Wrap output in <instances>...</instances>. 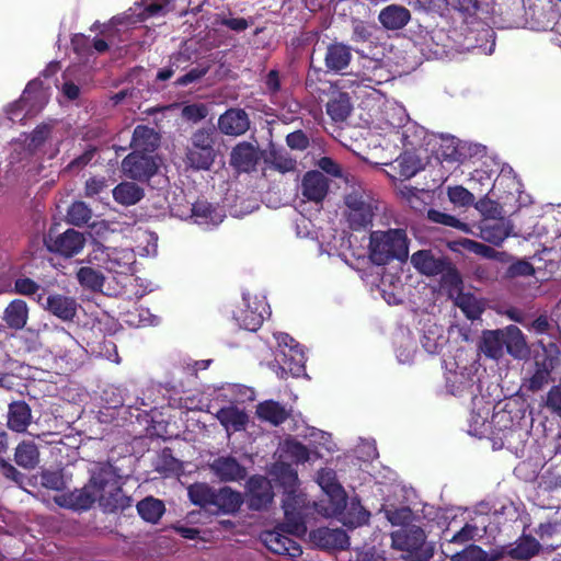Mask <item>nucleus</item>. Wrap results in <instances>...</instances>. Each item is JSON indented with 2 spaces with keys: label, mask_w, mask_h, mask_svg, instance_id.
I'll use <instances>...</instances> for the list:
<instances>
[{
  "label": "nucleus",
  "mask_w": 561,
  "mask_h": 561,
  "mask_svg": "<svg viewBox=\"0 0 561 561\" xmlns=\"http://www.w3.org/2000/svg\"><path fill=\"white\" fill-rule=\"evenodd\" d=\"M113 481V466L108 462L99 463L91 471L89 481L81 489L64 493L56 499V503L72 511H88L96 500L99 501L100 492H105V485Z\"/></svg>",
  "instance_id": "obj_1"
},
{
  "label": "nucleus",
  "mask_w": 561,
  "mask_h": 561,
  "mask_svg": "<svg viewBox=\"0 0 561 561\" xmlns=\"http://www.w3.org/2000/svg\"><path fill=\"white\" fill-rule=\"evenodd\" d=\"M369 259L375 265H386L393 260L403 262L409 256V241L403 229L371 231L369 236Z\"/></svg>",
  "instance_id": "obj_2"
},
{
  "label": "nucleus",
  "mask_w": 561,
  "mask_h": 561,
  "mask_svg": "<svg viewBox=\"0 0 561 561\" xmlns=\"http://www.w3.org/2000/svg\"><path fill=\"white\" fill-rule=\"evenodd\" d=\"M346 222L353 231H362L373 226L378 210V201L373 192L362 184L352 185L344 196Z\"/></svg>",
  "instance_id": "obj_3"
},
{
  "label": "nucleus",
  "mask_w": 561,
  "mask_h": 561,
  "mask_svg": "<svg viewBox=\"0 0 561 561\" xmlns=\"http://www.w3.org/2000/svg\"><path fill=\"white\" fill-rule=\"evenodd\" d=\"M215 129L198 128L190 139L185 151V163L193 170H209L216 158L215 150Z\"/></svg>",
  "instance_id": "obj_4"
},
{
  "label": "nucleus",
  "mask_w": 561,
  "mask_h": 561,
  "mask_svg": "<svg viewBox=\"0 0 561 561\" xmlns=\"http://www.w3.org/2000/svg\"><path fill=\"white\" fill-rule=\"evenodd\" d=\"M392 547L405 552L409 561H427L433 557V548L426 543V535L420 526L410 525L392 533Z\"/></svg>",
  "instance_id": "obj_5"
},
{
  "label": "nucleus",
  "mask_w": 561,
  "mask_h": 561,
  "mask_svg": "<svg viewBox=\"0 0 561 561\" xmlns=\"http://www.w3.org/2000/svg\"><path fill=\"white\" fill-rule=\"evenodd\" d=\"M304 533H291L289 527L278 524L272 530H265L261 534V540L264 546L273 553L295 559L301 556L300 545L290 537V535H302Z\"/></svg>",
  "instance_id": "obj_6"
},
{
  "label": "nucleus",
  "mask_w": 561,
  "mask_h": 561,
  "mask_svg": "<svg viewBox=\"0 0 561 561\" xmlns=\"http://www.w3.org/2000/svg\"><path fill=\"white\" fill-rule=\"evenodd\" d=\"M274 491L271 481L261 474L251 476L244 486L243 503L250 511L262 512L268 510L273 500Z\"/></svg>",
  "instance_id": "obj_7"
},
{
  "label": "nucleus",
  "mask_w": 561,
  "mask_h": 561,
  "mask_svg": "<svg viewBox=\"0 0 561 561\" xmlns=\"http://www.w3.org/2000/svg\"><path fill=\"white\" fill-rule=\"evenodd\" d=\"M122 170L128 179L146 183L158 173L159 162L154 156L133 151L123 159Z\"/></svg>",
  "instance_id": "obj_8"
},
{
  "label": "nucleus",
  "mask_w": 561,
  "mask_h": 561,
  "mask_svg": "<svg viewBox=\"0 0 561 561\" xmlns=\"http://www.w3.org/2000/svg\"><path fill=\"white\" fill-rule=\"evenodd\" d=\"M44 243L49 252L58 253L65 257H72L83 249L85 237L72 228L58 234L50 228L44 238Z\"/></svg>",
  "instance_id": "obj_9"
},
{
  "label": "nucleus",
  "mask_w": 561,
  "mask_h": 561,
  "mask_svg": "<svg viewBox=\"0 0 561 561\" xmlns=\"http://www.w3.org/2000/svg\"><path fill=\"white\" fill-rule=\"evenodd\" d=\"M327 96L325 112L335 123H342L347 119L353 111L351 96L347 92L342 91L336 84L324 83Z\"/></svg>",
  "instance_id": "obj_10"
},
{
  "label": "nucleus",
  "mask_w": 561,
  "mask_h": 561,
  "mask_svg": "<svg viewBox=\"0 0 561 561\" xmlns=\"http://www.w3.org/2000/svg\"><path fill=\"white\" fill-rule=\"evenodd\" d=\"M217 124L221 134L238 137L249 130L251 122L243 108L230 107L218 117Z\"/></svg>",
  "instance_id": "obj_11"
},
{
  "label": "nucleus",
  "mask_w": 561,
  "mask_h": 561,
  "mask_svg": "<svg viewBox=\"0 0 561 561\" xmlns=\"http://www.w3.org/2000/svg\"><path fill=\"white\" fill-rule=\"evenodd\" d=\"M318 483L330 497L332 513L339 515L346 508V493L343 486L336 481L333 470L322 469L318 476Z\"/></svg>",
  "instance_id": "obj_12"
},
{
  "label": "nucleus",
  "mask_w": 561,
  "mask_h": 561,
  "mask_svg": "<svg viewBox=\"0 0 561 561\" xmlns=\"http://www.w3.org/2000/svg\"><path fill=\"white\" fill-rule=\"evenodd\" d=\"M285 515L284 525L289 527L291 533H306L307 527L304 519V500L296 492H287L283 499Z\"/></svg>",
  "instance_id": "obj_13"
},
{
  "label": "nucleus",
  "mask_w": 561,
  "mask_h": 561,
  "mask_svg": "<svg viewBox=\"0 0 561 561\" xmlns=\"http://www.w3.org/2000/svg\"><path fill=\"white\" fill-rule=\"evenodd\" d=\"M114 481L105 485V492H100L99 503L105 512L124 511L131 506V499L124 494L122 486L118 482V474L113 467Z\"/></svg>",
  "instance_id": "obj_14"
},
{
  "label": "nucleus",
  "mask_w": 561,
  "mask_h": 561,
  "mask_svg": "<svg viewBox=\"0 0 561 561\" xmlns=\"http://www.w3.org/2000/svg\"><path fill=\"white\" fill-rule=\"evenodd\" d=\"M310 541L324 550H344L350 546L347 534L340 528L320 527L309 535Z\"/></svg>",
  "instance_id": "obj_15"
},
{
  "label": "nucleus",
  "mask_w": 561,
  "mask_h": 561,
  "mask_svg": "<svg viewBox=\"0 0 561 561\" xmlns=\"http://www.w3.org/2000/svg\"><path fill=\"white\" fill-rule=\"evenodd\" d=\"M352 48L341 42H333L327 45L324 53V66L327 72L343 75L352 60Z\"/></svg>",
  "instance_id": "obj_16"
},
{
  "label": "nucleus",
  "mask_w": 561,
  "mask_h": 561,
  "mask_svg": "<svg viewBox=\"0 0 561 561\" xmlns=\"http://www.w3.org/2000/svg\"><path fill=\"white\" fill-rule=\"evenodd\" d=\"M78 307L76 298L62 294L48 295L44 305L45 310L64 322L75 320Z\"/></svg>",
  "instance_id": "obj_17"
},
{
  "label": "nucleus",
  "mask_w": 561,
  "mask_h": 561,
  "mask_svg": "<svg viewBox=\"0 0 561 561\" xmlns=\"http://www.w3.org/2000/svg\"><path fill=\"white\" fill-rule=\"evenodd\" d=\"M214 474L222 482H237L247 477V468L232 456H220L210 463Z\"/></svg>",
  "instance_id": "obj_18"
},
{
  "label": "nucleus",
  "mask_w": 561,
  "mask_h": 561,
  "mask_svg": "<svg viewBox=\"0 0 561 561\" xmlns=\"http://www.w3.org/2000/svg\"><path fill=\"white\" fill-rule=\"evenodd\" d=\"M329 191L327 176L320 171L307 172L301 182V194L310 202L321 203Z\"/></svg>",
  "instance_id": "obj_19"
},
{
  "label": "nucleus",
  "mask_w": 561,
  "mask_h": 561,
  "mask_svg": "<svg viewBox=\"0 0 561 561\" xmlns=\"http://www.w3.org/2000/svg\"><path fill=\"white\" fill-rule=\"evenodd\" d=\"M259 159L257 148L248 141L236 145L230 153V164L240 172L254 171Z\"/></svg>",
  "instance_id": "obj_20"
},
{
  "label": "nucleus",
  "mask_w": 561,
  "mask_h": 561,
  "mask_svg": "<svg viewBox=\"0 0 561 561\" xmlns=\"http://www.w3.org/2000/svg\"><path fill=\"white\" fill-rule=\"evenodd\" d=\"M449 259L446 256H435L431 250H420L412 254L411 263L422 274L426 276H436L444 271Z\"/></svg>",
  "instance_id": "obj_21"
},
{
  "label": "nucleus",
  "mask_w": 561,
  "mask_h": 561,
  "mask_svg": "<svg viewBox=\"0 0 561 561\" xmlns=\"http://www.w3.org/2000/svg\"><path fill=\"white\" fill-rule=\"evenodd\" d=\"M32 422L31 407L24 400H16L9 404L7 426L15 433H24Z\"/></svg>",
  "instance_id": "obj_22"
},
{
  "label": "nucleus",
  "mask_w": 561,
  "mask_h": 561,
  "mask_svg": "<svg viewBox=\"0 0 561 561\" xmlns=\"http://www.w3.org/2000/svg\"><path fill=\"white\" fill-rule=\"evenodd\" d=\"M256 416L262 422L279 426L291 416V409H287L275 400H265L256 405Z\"/></svg>",
  "instance_id": "obj_23"
},
{
  "label": "nucleus",
  "mask_w": 561,
  "mask_h": 561,
  "mask_svg": "<svg viewBox=\"0 0 561 561\" xmlns=\"http://www.w3.org/2000/svg\"><path fill=\"white\" fill-rule=\"evenodd\" d=\"M160 144L159 134L147 125H137L133 131L130 147L139 153H152Z\"/></svg>",
  "instance_id": "obj_24"
},
{
  "label": "nucleus",
  "mask_w": 561,
  "mask_h": 561,
  "mask_svg": "<svg viewBox=\"0 0 561 561\" xmlns=\"http://www.w3.org/2000/svg\"><path fill=\"white\" fill-rule=\"evenodd\" d=\"M215 416L227 432L243 431L249 423V415L247 412L234 404L220 408L216 412Z\"/></svg>",
  "instance_id": "obj_25"
},
{
  "label": "nucleus",
  "mask_w": 561,
  "mask_h": 561,
  "mask_svg": "<svg viewBox=\"0 0 561 561\" xmlns=\"http://www.w3.org/2000/svg\"><path fill=\"white\" fill-rule=\"evenodd\" d=\"M378 20L386 30L397 31L410 22L411 13L403 5L389 4L380 11Z\"/></svg>",
  "instance_id": "obj_26"
},
{
  "label": "nucleus",
  "mask_w": 561,
  "mask_h": 561,
  "mask_svg": "<svg viewBox=\"0 0 561 561\" xmlns=\"http://www.w3.org/2000/svg\"><path fill=\"white\" fill-rule=\"evenodd\" d=\"M504 347L506 352L517 359H524L529 355V348L522 330L511 324L503 330Z\"/></svg>",
  "instance_id": "obj_27"
},
{
  "label": "nucleus",
  "mask_w": 561,
  "mask_h": 561,
  "mask_svg": "<svg viewBox=\"0 0 561 561\" xmlns=\"http://www.w3.org/2000/svg\"><path fill=\"white\" fill-rule=\"evenodd\" d=\"M135 261L133 251L125 249H108L106 252V260L104 261L105 268L111 273L127 274L130 266Z\"/></svg>",
  "instance_id": "obj_28"
},
{
  "label": "nucleus",
  "mask_w": 561,
  "mask_h": 561,
  "mask_svg": "<svg viewBox=\"0 0 561 561\" xmlns=\"http://www.w3.org/2000/svg\"><path fill=\"white\" fill-rule=\"evenodd\" d=\"M481 237L490 243L500 245L511 233L508 225L504 218L492 220L483 218L480 225Z\"/></svg>",
  "instance_id": "obj_29"
},
{
  "label": "nucleus",
  "mask_w": 561,
  "mask_h": 561,
  "mask_svg": "<svg viewBox=\"0 0 561 561\" xmlns=\"http://www.w3.org/2000/svg\"><path fill=\"white\" fill-rule=\"evenodd\" d=\"M243 504L242 493L232 490L230 486H224L216 491L214 507L217 512L225 514L237 513Z\"/></svg>",
  "instance_id": "obj_30"
},
{
  "label": "nucleus",
  "mask_w": 561,
  "mask_h": 561,
  "mask_svg": "<svg viewBox=\"0 0 561 561\" xmlns=\"http://www.w3.org/2000/svg\"><path fill=\"white\" fill-rule=\"evenodd\" d=\"M2 319L9 329L22 330L28 319L27 304L22 299L12 300L4 309Z\"/></svg>",
  "instance_id": "obj_31"
},
{
  "label": "nucleus",
  "mask_w": 561,
  "mask_h": 561,
  "mask_svg": "<svg viewBox=\"0 0 561 561\" xmlns=\"http://www.w3.org/2000/svg\"><path fill=\"white\" fill-rule=\"evenodd\" d=\"M113 198L123 206H133L145 197V191L135 182L124 181L117 184L113 191Z\"/></svg>",
  "instance_id": "obj_32"
},
{
  "label": "nucleus",
  "mask_w": 561,
  "mask_h": 561,
  "mask_svg": "<svg viewBox=\"0 0 561 561\" xmlns=\"http://www.w3.org/2000/svg\"><path fill=\"white\" fill-rule=\"evenodd\" d=\"M504 343L503 330H486L482 334L480 350L486 357L499 359L504 354Z\"/></svg>",
  "instance_id": "obj_33"
},
{
  "label": "nucleus",
  "mask_w": 561,
  "mask_h": 561,
  "mask_svg": "<svg viewBox=\"0 0 561 561\" xmlns=\"http://www.w3.org/2000/svg\"><path fill=\"white\" fill-rule=\"evenodd\" d=\"M474 376L466 371H453L446 377V389L457 397L473 394Z\"/></svg>",
  "instance_id": "obj_34"
},
{
  "label": "nucleus",
  "mask_w": 561,
  "mask_h": 561,
  "mask_svg": "<svg viewBox=\"0 0 561 561\" xmlns=\"http://www.w3.org/2000/svg\"><path fill=\"white\" fill-rule=\"evenodd\" d=\"M540 548L539 541L534 536L523 535L507 551V554L516 560H528L538 554Z\"/></svg>",
  "instance_id": "obj_35"
},
{
  "label": "nucleus",
  "mask_w": 561,
  "mask_h": 561,
  "mask_svg": "<svg viewBox=\"0 0 561 561\" xmlns=\"http://www.w3.org/2000/svg\"><path fill=\"white\" fill-rule=\"evenodd\" d=\"M343 524L348 528H356L368 523L370 513L360 504L359 500L353 499L343 513Z\"/></svg>",
  "instance_id": "obj_36"
},
{
  "label": "nucleus",
  "mask_w": 561,
  "mask_h": 561,
  "mask_svg": "<svg viewBox=\"0 0 561 561\" xmlns=\"http://www.w3.org/2000/svg\"><path fill=\"white\" fill-rule=\"evenodd\" d=\"M14 460L24 469H34L39 461V451L34 442L23 440L15 448Z\"/></svg>",
  "instance_id": "obj_37"
},
{
  "label": "nucleus",
  "mask_w": 561,
  "mask_h": 561,
  "mask_svg": "<svg viewBox=\"0 0 561 561\" xmlns=\"http://www.w3.org/2000/svg\"><path fill=\"white\" fill-rule=\"evenodd\" d=\"M137 512L144 520L156 524L165 512V506L161 500L147 496L137 503Z\"/></svg>",
  "instance_id": "obj_38"
},
{
  "label": "nucleus",
  "mask_w": 561,
  "mask_h": 561,
  "mask_svg": "<svg viewBox=\"0 0 561 561\" xmlns=\"http://www.w3.org/2000/svg\"><path fill=\"white\" fill-rule=\"evenodd\" d=\"M192 214L199 224H211L214 226L219 225L225 217L218 208L205 201L193 204Z\"/></svg>",
  "instance_id": "obj_39"
},
{
  "label": "nucleus",
  "mask_w": 561,
  "mask_h": 561,
  "mask_svg": "<svg viewBox=\"0 0 561 561\" xmlns=\"http://www.w3.org/2000/svg\"><path fill=\"white\" fill-rule=\"evenodd\" d=\"M190 501L194 505L207 508L214 505L216 490L209 486L207 483L196 482L187 489Z\"/></svg>",
  "instance_id": "obj_40"
},
{
  "label": "nucleus",
  "mask_w": 561,
  "mask_h": 561,
  "mask_svg": "<svg viewBox=\"0 0 561 561\" xmlns=\"http://www.w3.org/2000/svg\"><path fill=\"white\" fill-rule=\"evenodd\" d=\"M234 318L240 328L251 332L257 331L264 321L263 312L257 308L253 309L249 304L239 310Z\"/></svg>",
  "instance_id": "obj_41"
},
{
  "label": "nucleus",
  "mask_w": 561,
  "mask_h": 561,
  "mask_svg": "<svg viewBox=\"0 0 561 561\" xmlns=\"http://www.w3.org/2000/svg\"><path fill=\"white\" fill-rule=\"evenodd\" d=\"M77 279L83 288L92 291L102 290L105 283V277L102 272L90 266L80 267L77 272Z\"/></svg>",
  "instance_id": "obj_42"
},
{
  "label": "nucleus",
  "mask_w": 561,
  "mask_h": 561,
  "mask_svg": "<svg viewBox=\"0 0 561 561\" xmlns=\"http://www.w3.org/2000/svg\"><path fill=\"white\" fill-rule=\"evenodd\" d=\"M321 76L322 69L313 65V57L311 56L310 67L305 80V87L310 94L323 102L324 100L322 99V94L325 92L324 83L330 82L323 81Z\"/></svg>",
  "instance_id": "obj_43"
},
{
  "label": "nucleus",
  "mask_w": 561,
  "mask_h": 561,
  "mask_svg": "<svg viewBox=\"0 0 561 561\" xmlns=\"http://www.w3.org/2000/svg\"><path fill=\"white\" fill-rule=\"evenodd\" d=\"M455 304L469 320L479 319L483 312V307L470 293H459Z\"/></svg>",
  "instance_id": "obj_44"
},
{
  "label": "nucleus",
  "mask_w": 561,
  "mask_h": 561,
  "mask_svg": "<svg viewBox=\"0 0 561 561\" xmlns=\"http://www.w3.org/2000/svg\"><path fill=\"white\" fill-rule=\"evenodd\" d=\"M265 161L272 165L273 169L286 173L296 169V160L284 149H272L268 152Z\"/></svg>",
  "instance_id": "obj_45"
},
{
  "label": "nucleus",
  "mask_w": 561,
  "mask_h": 561,
  "mask_svg": "<svg viewBox=\"0 0 561 561\" xmlns=\"http://www.w3.org/2000/svg\"><path fill=\"white\" fill-rule=\"evenodd\" d=\"M91 217V208L81 201L72 203L67 211V221L78 227L87 225Z\"/></svg>",
  "instance_id": "obj_46"
},
{
  "label": "nucleus",
  "mask_w": 561,
  "mask_h": 561,
  "mask_svg": "<svg viewBox=\"0 0 561 561\" xmlns=\"http://www.w3.org/2000/svg\"><path fill=\"white\" fill-rule=\"evenodd\" d=\"M275 474L276 480L284 488L285 494H287V492H296L298 474L290 465L280 463L276 467Z\"/></svg>",
  "instance_id": "obj_47"
},
{
  "label": "nucleus",
  "mask_w": 561,
  "mask_h": 561,
  "mask_svg": "<svg viewBox=\"0 0 561 561\" xmlns=\"http://www.w3.org/2000/svg\"><path fill=\"white\" fill-rule=\"evenodd\" d=\"M551 368L546 362H536V370L529 378L528 389L533 392L539 391L550 380Z\"/></svg>",
  "instance_id": "obj_48"
},
{
  "label": "nucleus",
  "mask_w": 561,
  "mask_h": 561,
  "mask_svg": "<svg viewBox=\"0 0 561 561\" xmlns=\"http://www.w3.org/2000/svg\"><path fill=\"white\" fill-rule=\"evenodd\" d=\"M283 356L284 368H287L291 375L299 376L305 370V354L299 347L291 353L283 352Z\"/></svg>",
  "instance_id": "obj_49"
},
{
  "label": "nucleus",
  "mask_w": 561,
  "mask_h": 561,
  "mask_svg": "<svg viewBox=\"0 0 561 561\" xmlns=\"http://www.w3.org/2000/svg\"><path fill=\"white\" fill-rule=\"evenodd\" d=\"M427 218H428V220H431L435 224L451 227V228L458 229L460 231L468 230L467 224L460 221L458 218H456L453 215H449L447 213H444V211H440L437 209H430L427 211Z\"/></svg>",
  "instance_id": "obj_50"
},
{
  "label": "nucleus",
  "mask_w": 561,
  "mask_h": 561,
  "mask_svg": "<svg viewBox=\"0 0 561 561\" xmlns=\"http://www.w3.org/2000/svg\"><path fill=\"white\" fill-rule=\"evenodd\" d=\"M439 275L442 276L440 283L446 288L459 289L462 285L460 273L450 260L447 261V265Z\"/></svg>",
  "instance_id": "obj_51"
},
{
  "label": "nucleus",
  "mask_w": 561,
  "mask_h": 561,
  "mask_svg": "<svg viewBox=\"0 0 561 561\" xmlns=\"http://www.w3.org/2000/svg\"><path fill=\"white\" fill-rule=\"evenodd\" d=\"M387 519L394 526H409L412 517V511L408 506L387 508L385 511Z\"/></svg>",
  "instance_id": "obj_52"
},
{
  "label": "nucleus",
  "mask_w": 561,
  "mask_h": 561,
  "mask_svg": "<svg viewBox=\"0 0 561 561\" xmlns=\"http://www.w3.org/2000/svg\"><path fill=\"white\" fill-rule=\"evenodd\" d=\"M42 485L54 491H61L66 483L61 471L45 470L41 474Z\"/></svg>",
  "instance_id": "obj_53"
},
{
  "label": "nucleus",
  "mask_w": 561,
  "mask_h": 561,
  "mask_svg": "<svg viewBox=\"0 0 561 561\" xmlns=\"http://www.w3.org/2000/svg\"><path fill=\"white\" fill-rule=\"evenodd\" d=\"M440 146V157L447 162H462L465 154L455 145L454 138L444 140Z\"/></svg>",
  "instance_id": "obj_54"
},
{
  "label": "nucleus",
  "mask_w": 561,
  "mask_h": 561,
  "mask_svg": "<svg viewBox=\"0 0 561 561\" xmlns=\"http://www.w3.org/2000/svg\"><path fill=\"white\" fill-rule=\"evenodd\" d=\"M535 275V267L531 263L519 260L512 263L505 271L506 278H515L518 276H533Z\"/></svg>",
  "instance_id": "obj_55"
},
{
  "label": "nucleus",
  "mask_w": 561,
  "mask_h": 561,
  "mask_svg": "<svg viewBox=\"0 0 561 561\" xmlns=\"http://www.w3.org/2000/svg\"><path fill=\"white\" fill-rule=\"evenodd\" d=\"M286 451L297 461L306 462L310 459V451L302 443L290 439L286 440Z\"/></svg>",
  "instance_id": "obj_56"
},
{
  "label": "nucleus",
  "mask_w": 561,
  "mask_h": 561,
  "mask_svg": "<svg viewBox=\"0 0 561 561\" xmlns=\"http://www.w3.org/2000/svg\"><path fill=\"white\" fill-rule=\"evenodd\" d=\"M448 197L453 204L460 206H468L474 201L473 194L462 186L449 187Z\"/></svg>",
  "instance_id": "obj_57"
},
{
  "label": "nucleus",
  "mask_w": 561,
  "mask_h": 561,
  "mask_svg": "<svg viewBox=\"0 0 561 561\" xmlns=\"http://www.w3.org/2000/svg\"><path fill=\"white\" fill-rule=\"evenodd\" d=\"M96 151L98 148L95 146H88V148L80 156L68 163L66 169L69 171L83 169L92 161Z\"/></svg>",
  "instance_id": "obj_58"
},
{
  "label": "nucleus",
  "mask_w": 561,
  "mask_h": 561,
  "mask_svg": "<svg viewBox=\"0 0 561 561\" xmlns=\"http://www.w3.org/2000/svg\"><path fill=\"white\" fill-rule=\"evenodd\" d=\"M477 208L484 215V218H492V220L503 218L501 206L491 199H481Z\"/></svg>",
  "instance_id": "obj_59"
},
{
  "label": "nucleus",
  "mask_w": 561,
  "mask_h": 561,
  "mask_svg": "<svg viewBox=\"0 0 561 561\" xmlns=\"http://www.w3.org/2000/svg\"><path fill=\"white\" fill-rule=\"evenodd\" d=\"M208 72V67H196L192 68L185 75L179 77L174 84L176 87H186L193 82L198 81L202 79L206 73Z\"/></svg>",
  "instance_id": "obj_60"
},
{
  "label": "nucleus",
  "mask_w": 561,
  "mask_h": 561,
  "mask_svg": "<svg viewBox=\"0 0 561 561\" xmlns=\"http://www.w3.org/2000/svg\"><path fill=\"white\" fill-rule=\"evenodd\" d=\"M546 407L561 417V385L552 386L548 391Z\"/></svg>",
  "instance_id": "obj_61"
},
{
  "label": "nucleus",
  "mask_w": 561,
  "mask_h": 561,
  "mask_svg": "<svg viewBox=\"0 0 561 561\" xmlns=\"http://www.w3.org/2000/svg\"><path fill=\"white\" fill-rule=\"evenodd\" d=\"M39 285L28 277H20L14 282V290L20 295L31 296L37 293Z\"/></svg>",
  "instance_id": "obj_62"
},
{
  "label": "nucleus",
  "mask_w": 561,
  "mask_h": 561,
  "mask_svg": "<svg viewBox=\"0 0 561 561\" xmlns=\"http://www.w3.org/2000/svg\"><path fill=\"white\" fill-rule=\"evenodd\" d=\"M287 146L291 149L305 150L309 146V139L302 130H296L287 135Z\"/></svg>",
  "instance_id": "obj_63"
},
{
  "label": "nucleus",
  "mask_w": 561,
  "mask_h": 561,
  "mask_svg": "<svg viewBox=\"0 0 561 561\" xmlns=\"http://www.w3.org/2000/svg\"><path fill=\"white\" fill-rule=\"evenodd\" d=\"M448 3V0H413L414 9L425 12H439Z\"/></svg>",
  "instance_id": "obj_64"
}]
</instances>
